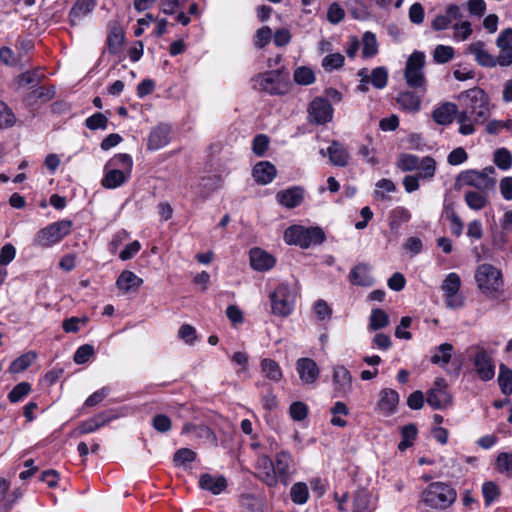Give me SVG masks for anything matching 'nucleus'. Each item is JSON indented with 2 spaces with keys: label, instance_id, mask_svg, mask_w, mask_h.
<instances>
[{
  "label": "nucleus",
  "instance_id": "1",
  "mask_svg": "<svg viewBox=\"0 0 512 512\" xmlns=\"http://www.w3.org/2000/svg\"><path fill=\"white\" fill-rule=\"evenodd\" d=\"M461 111L457 115L459 133L471 135L475 124H483L490 116L489 97L481 88L475 87L459 94Z\"/></svg>",
  "mask_w": 512,
  "mask_h": 512
},
{
  "label": "nucleus",
  "instance_id": "2",
  "mask_svg": "<svg viewBox=\"0 0 512 512\" xmlns=\"http://www.w3.org/2000/svg\"><path fill=\"white\" fill-rule=\"evenodd\" d=\"M457 499V491L450 484L445 482H431L421 492V502L428 508L445 510Z\"/></svg>",
  "mask_w": 512,
  "mask_h": 512
},
{
  "label": "nucleus",
  "instance_id": "3",
  "mask_svg": "<svg viewBox=\"0 0 512 512\" xmlns=\"http://www.w3.org/2000/svg\"><path fill=\"white\" fill-rule=\"evenodd\" d=\"M297 291L294 285L282 282L269 294L271 313L278 317L289 316L295 307Z\"/></svg>",
  "mask_w": 512,
  "mask_h": 512
},
{
  "label": "nucleus",
  "instance_id": "4",
  "mask_svg": "<svg viewBox=\"0 0 512 512\" xmlns=\"http://www.w3.org/2000/svg\"><path fill=\"white\" fill-rule=\"evenodd\" d=\"M73 222L62 219L40 229L33 238V245L40 248H51L60 243L71 233Z\"/></svg>",
  "mask_w": 512,
  "mask_h": 512
},
{
  "label": "nucleus",
  "instance_id": "5",
  "mask_svg": "<svg viewBox=\"0 0 512 512\" xmlns=\"http://www.w3.org/2000/svg\"><path fill=\"white\" fill-rule=\"evenodd\" d=\"M425 54L414 51L407 59L404 78L407 85L424 95L427 91V80L424 73Z\"/></svg>",
  "mask_w": 512,
  "mask_h": 512
},
{
  "label": "nucleus",
  "instance_id": "6",
  "mask_svg": "<svg viewBox=\"0 0 512 512\" xmlns=\"http://www.w3.org/2000/svg\"><path fill=\"white\" fill-rule=\"evenodd\" d=\"M475 280L480 291L487 297L496 298L502 290V273L491 264L485 263L478 266Z\"/></svg>",
  "mask_w": 512,
  "mask_h": 512
},
{
  "label": "nucleus",
  "instance_id": "7",
  "mask_svg": "<svg viewBox=\"0 0 512 512\" xmlns=\"http://www.w3.org/2000/svg\"><path fill=\"white\" fill-rule=\"evenodd\" d=\"M469 361L472 365V371L477 378L483 382L491 381L496 374V365L491 353L481 345H475L471 348Z\"/></svg>",
  "mask_w": 512,
  "mask_h": 512
},
{
  "label": "nucleus",
  "instance_id": "8",
  "mask_svg": "<svg viewBox=\"0 0 512 512\" xmlns=\"http://www.w3.org/2000/svg\"><path fill=\"white\" fill-rule=\"evenodd\" d=\"M284 240L289 245H298L308 248L319 245L325 240V234L319 227L306 228L299 225L288 227L284 232Z\"/></svg>",
  "mask_w": 512,
  "mask_h": 512
},
{
  "label": "nucleus",
  "instance_id": "9",
  "mask_svg": "<svg viewBox=\"0 0 512 512\" xmlns=\"http://www.w3.org/2000/svg\"><path fill=\"white\" fill-rule=\"evenodd\" d=\"M461 278L455 273H449L441 284L444 301L449 309H458L464 306L465 298L460 292Z\"/></svg>",
  "mask_w": 512,
  "mask_h": 512
},
{
  "label": "nucleus",
  "instance_id": "10",
  "mask_svg": "<svg viewBox=\"0 0 512 512\" xmlns=\"http://www.w3.org/2000/svg\"><path fill=\"white\" fill-rule=\"evenodd\" d=\"M426 401L434 410H443L452 404V396L443 378H437L432 388L427 391Z\"/></svg>",
  "mask_w": 512,
  "mask_h": 512
},
{
  "label": "nucleus",
  "instance_id": "11",
  "mask_svg": "<svg viewBox=\"0 0 512 512\" xmlns=\"http://www.w3.org/2000/svg\"><path fill=\"white\" fill-rule=\"evenodd\" d=\"M252 82L255 89L271 95H281L285 92V86L281 81V75L278 71L258 74L252 79Z\"/></svg>",
  "mask_w": 512,
  "mask_h": 512
},
{
  "label": "nucleus",
  "instance_id": "12",
  "mask_svg": "<svg viewBox=\"0 0 512 512\" xmlns=\"http://www.w3.org/2000/svg\"><path fill=\"white\" fill-rule=\"evenodd\" d=\"M333 107L330 102L323 97H316L309 104L308 119L310 123L326 124L332 120Z\"/></svg>",
  "mask_w": 512,
  "mask_h": 512
},
{
  "label": "nucleus",
  "instance_id": "13",
  "mask_svg": "<svg viewBox=\"0 0 512 512\" xmlns=\"http://www.w3.org/2000/svg\"><path fill=\"white\" fill-rule=\"evenodd\" d=\"M458 180L464 184L474 187L475 191H492L495 187V179L480 174L477 170H467L459 174Z\"/></svg>",
  "mask_w": 512,
  "mask_h": 512
},
{
  "label": "nucleus",
  "instance_id": "14",
  "mask_svg": "<svg viewBox=\"0 0 512 512\" xmlns=\"http://www.w3.org/2000/svg\"><path fill=\"white\" fill-rule=\"evenodd\" d=\"M463 19V13L457 4H449L444 13L438 14L432 21L431 26L435 31H443L452 28L456 21Z\"/></svg>",
  "mask_w": 512,
  "mask_h": 512
},
{
  "label": "nucleus",
  "instance_id": "15",
  "mask_svg": "<svg viewBox=\"0 0 512 512\" xmlns=\"http://www.w3.org/2000/svg\"><path fill=\"white\" fill-rule=\"evenodd\" d=\"M485 43L481 40L474 41L467 45L465 48V54L472 55L474 60L482 67L493 68L497 66L496 57L491 55L486 47Z\"/></svg>",
  "mask_w": 512,
  "mask_h": 512
},
{
  "label": "nucleus",
  "instance_id": "16",
  "mask_svg": "<svg viewBox=\"0 0 512 512\" xmlns=\"http://www.w3.org/2000/svg\"><path fill=\"white\" fill-rule=\"evenodd\" d=\"M399 394L391 388H384L380 391L377 409L383 416H391L397 410Z\"/></svg>",
  "mask_w": 512,
  "mask_h": 512
},
{
  "label": "nucleus",
  "instance_id": "17",
  "mask_svg": "<svg viewBox=\"0 0 512 512\" xmlns=\"http://www.w3.org/2000/svg\"><path fill=\"white\" fill-rule=\"evenodd\" d=\"M293 458L290 452L282 450L275 456L274 469L276 471L277 479L283 485H287L291 477V464Z\"/></svg>",
  "mask_w": 512,
  "mask_h": 512
},
{
  "label": "nucleus",
  "instance_id": "18",
  "mask_svg": "<svg viewBox=\"0 0 512 512\" xmlns=\"http://www.w3.org/2000/svg\"><path fill=\"white\" fill-rule=\"evenodd\" d=\"M296 370L301 381L305 384L314 383L319 377V368L311 358H299L296 362Z\"/></svg>",
  "mask_w": 512,
  "mask_h": 512
},
{
  "label": "nucleus",
  "instance_id": "19",
  "mask_svg": "<svg viewBox=\"0 0 512 512\" xmlns=\"http://www.w3.org/2000/svg\"><path fill=\"white\" fill-rule=\"evenodd\" d=\"M257 477L269 487L278 483L274 463L268 456H261L257 460Z\"/></svg>",
  "mask_w": 512,
  "mask_h": 512
},
{
  "label": "nucleus",
  "instance_id": "20",
  "mask_svg": "<svg viewBox=\"0 0 512 512\" xmlns=\"http://www.w3.org/2000/svg\"><path fill=\"white\" fill-rule=\"evenodd\" d=\"M304 199V190L300 186H294L281 190L276 194V200L285 208L293 209L299 206Z\"/></svg>",
  "mask_w": 512,
  "mask_h": 512
},
{
  "label": "nucleus",
  "instance_id": "21",
  "mask_svg": "<svg viewBox=\"0 0 512 512\" xmlns=\"http://www.w3.org/2000/svg\"><path fill=\"white\" fill-rule=\"evenodd\" d=\"M171 127L168 124H159L149 134L148 149L159 150L170 142Z\"/></svg>",
  "mask_w": 512,
  "mask_h": 512
},
{
  "label": "nucleus",
  "instance_id": "22",
  "mask_svg": "<svg viewBox=\"0 0 512 512\" xmlns=\"http://www.w3.org/2000/svg\"><path fill=\"white\" fill-rule=\"evenodd\" d=\"M227 485V480L223 475L204 473L199 479V487L213 495L221 494L227 488Z\"/></svg>",
  "mask_w": 512,
  "mask_h": 512
},
{
  "label": "nucleus",
  "instance_id": "23",
  "mask_svg": "<svg viewBox=\"0 0 512 512\" xmlns=\"http://www.w3.org/2000/svg\"><path fill=\"white\" fill-rule=\"evenodd\" d=\"M276 263L275 258L268 252L260 249L253 248L250 251V264L251 267L260 272H265L274 267Z\"/></svg>",
  "mask_w": 512,
  "mask_h": 512
},
{
  "label": "nucleus",
  "instance_id": "24",
  "mask_svg": "<svg viewBox=\"0 0 512 512\" xmlns=\"http://www.w3.org/2000/svg\"><path fill=\"white\" fill-rule=\"evenodd\" d=\"M458 113L456 104L445 102L433 110L432 118L437 124L445 126L451 124Z\"/></svg>",
  "mask_w": 512,
  "mask_h": 512
},
{
  "label": "nucleus",
  "instance_id": "25",
  "mask_svg": "<svg viewBox=\"0 0 512 512\" xmlns=\"http://www.w3.org/2000/svg\"><path fill=\"white\" fill-rule=\"evenodd\" d=\"M335 390L341 396L346 395L352 389V376L344 366H336L333 372Z\"/></svg>",
  "mask_w": 512,
  "mask_h": 512
},
{
  "label": "nucleus",
  "instance_id": "26",
  "mask_svg": "<svg viewBox=\"0 0 512 512\" xmlns=\"http://www.w3.org/2000/svg\"><path fill=\"white\" fill-rule=\"evenodd\" d=\"M143 284V279L130 270H124L116 280L117 288L124 294L136 292Z\"/></svg>",
  "mask_w": 512,
  "mask_h": 512
},
{
  "label": "nucleus",
  "instance_id": "27",
  "mask_svg": "<svg viewBox=\"0 0 512 512\" xmlns=\"http://www.w3.org/2000/svg\"><path fill=\"white\" fill-rule=\"evenodd\" d=\"M276 174V167L268 161H261L257 163L252 170L254 180L261 185L271 183L276 177Z\"/></svg>",
  "mask_w": 512,
  "mask_h": 512
},
{
  "label": "nucleus",
  "instance_id": "28",
  "mask_svg": "<svg viewBox=\"0 0 512 512\" xmlns=\"http://www.w3.org/2000/svg\"><path fill=\"white\" fill-rule=\"evenodd\" d=\"M102 185L107 189H115L125 184L131 177V173L121 171L118 168H106Z\"/></svg>",
  "mask_w": 512,
  "mask_h": 512
},
{
  "label": "nucleus",
  "instance_id": "29",
  "mask_svg": "<svg viewBox=\"0 0 512 512\" xmlns=\"http://www.w3.org/2000/svg\"><path fill=\"white\" fill-rule=\"evenodd\" d=\"M349 280L353 285L372 286L374 279L370 273V266L365 263L356 265L350 271Z\"/></svg>",
  "mask_w": 512,
  "mask_h": 512
},
{
  "label": "nucleus",
  "instance_id": "30",
  "mask_svg": "<svg viewBox=\"0 0 512 512\" xmlns=\"http://www.w3.org/2000/svg\"><path fill=\"white\" fill-rule=\"evenodd\" d=\"M220 185L221 178L219 176H207L203 177L192 189L199 198L206 200Z\"/></svg>",
  "mask_w": 512,
  "mask_h": 512
},
{
  "label": "nucleus",
  "instance_id": "31",
  "mask_svg": "<svg viewBox=\"0 0 512 512\" xmlns=\"http://www.w3.org/2000/svg\"><path fill=\"white\" fill-rule=\"evenodd\" d=\"M376 504L366 489H359L354 494L353 512H374Z\"/></svg>",
  "mask_w": 512,
  "mask_h": 512
},
{
  "label": "nucleus",
  "instance_id": "32",
  "mask_svg": "<svg viewBox=\"0 0 512 512\" xmlns=\"http://www.w3.org/2000/svg\"><path fill=\"white\" fill-rule=\"evenodd\" d=\"M397 103L401 109L409 113H416L421 108V95L412 91H403L398 94Z\"/></svg>",
  "mask_w": 512,
  "mask_h": 512
},
{
  "label": "nucleus",
  "instance_id": "33",
  "mask_svg": "<svg viewBox=\"0 0 512 512\" xmlns=\"http://www.w3.org/2000/svg\"><path fill=\"white\" fill-rule=\"evenodd\" d=\"M327 154L330 162L339 167H345L348 164L349 154L346 148L338 141H332L331 145L327 148Z\"/></svg>",
  "mask_w": 512,
  "mask_h": 512
},
{
  "label": "nucleus",
  "instance_id": "34",
  "mask_svg": "<svg viewBox=\"0 0 512 512\" xmlns=\"http://www.w3.org/2000/svg\"><path fill=\"white\" fill-rule=\"evenodd\" d=\"M95 7V0H77L69 12V19L76 25L83 17L87 16Z\"/></svg>",
  "mask_w": 512,
  "mask_h": 512
},
{
  "label": "nucleus",
  "instance_id": "35",
  "mask_svg": "<svg viewBox=\"0 0 512 512\" xmlns=\"http://www.w3.org/2000/svg\"><path fill=\"white\" fill-rule=\"evenodd\" d=\"M490 191H474L465 192L464 199L467 206L475 211L481 210L488 204V195Z\"/></svg>",
  "mask_w": 512,
  "mask_h": 512
},
{
  "label": "nucleus",
  "instance_id": "36",
  "mask_svg": "<svg viewBox=\"0 0 512 512\" xmlns=\"http://www.w3.org/2000/svg\"><path fill=\"white\" fill-rule=\"evenodd\" d=\"M260 367L263 375L273 382H280L283 377V372L280 365L271 358H263L260 362Z\"/></svg>",
  "mask_w": 512,
  "mask_h": 512
},
{
  "label": "nucleus",
  "instance_id": "37",
  "mask_svg": "<svg viewBox=\"0 0 512 512\" xmlns=\"http://www.w3.org/2000/svg\"><path fill=\"white\" fill-rule=\"evenodd\" d=\"M453 345L450 343H442L436 347L435 353L431 356V362L445 368L452 358Z\"/></svg>",
  "mask_w": 512,
  "mask_h": 512
},
{
  "label": "nucleus",
  "instance_id": "38",
  "mask_svg": "<svg viewBox=\"0 0 512 512\" xmlns=\"http://www.w3.org/2000/svg\"><path fill=\"white\" fill-rule=\"evenodd\" d=\"M410 219V211L405 207L398 206L390 212L389 227L392 231L398 232L401 225L409 222Z\"/></svg>",
  "mask_w": 512,
  "mask_h": 512
},
{
  "label": "nucleus",
  "instance_id": "39",
  "mask_svg": "<svg viewBox=\"0 0 512 512\" xmlns=\"http://www.w3.org/2000/svg\"><path fill=\"white\" fill-rule=\"evenodd\" d=\"M124 42V32L121 27L113 26L107 36L106 44L109 53L118 54Z\"/></svg>",
  "mask_w": 512,
  "mask_h": 512
},
{
  "label": "nucleus",
  "instance_id": "40",
  "mask_svg": "<svg viewBox=\"0 0 512 512\" xmlns=\"http://www.w3.org/2000/svg\"><path fill=\"white\" fill-rule=\"evenodd\" d=\"M37 358V353L29 351L17 357L9 366V373L18 374L30 367Z\"/></svg>",
  "mask_w": 512,
  "mask_h": 512
},
{
  "label": "nucleus",
  "instance_id": "41",
  "mask_svg": "<svg viewBox=\"0 0 512 512\" xmlns=\"http://www.w3.org/2000/svg\"><path fill=\"white\" fill-rule=\"evenodd\" d=\"M291 501L296 505H304L310 498L308 485L305 482H296L290 488Z\"/></svg>",
  "mask_w": 512,
  "mask_h": 512
},
{
  "label": "nucleus",
  "instance_id": "42",
  "mask_svg": "<svg viewBox=\"0 0 512 512\" xmlns=\"http://www.w3.org/2000/svg\"><path fill=\"white\" fill-rule=\"evenodd\" d=\"M362 57L372 58L378 53V42L376 35L371 31H366L362 35Z\"/></svg>",
  "mask_w": 512,
  "mask_h": 512
},
{
  "label": "nucleus",
  "instance_id": "43",
  "mask_svg": "<svg viewBox=\"0 0 512 512\" xmlns=\"http://www.w3.org/2000/svg\"><path fill=\"white\" fill-rule=\"evenodd\" d=\"M417 433L418 429L415 424L404 425L401 428L402 439L398 444V449L403 452L410 448L417 437Z\"/></svg>",
  "mask_w": 512,
  "mask_h": 512
},
{
  "label": "nucleus",
  "instance_id": "44",
  "mask_svg": "<svg viewBox=\"0 0 512 512\" xmlns=\"http://www.w3.org/2000/svg\"><path fill=\"white\" fill-rule=\"evenodd\" d=\"M498 384L501 392L509 396L512 394V370L505 364H500L498 374Z\"/></svg>",
  "mask_w": 512,
  "mask_h": 512
},
{
  "label": "nucleus",
  "instance_id": "45",
  "mask_svg": "<svg viewBox=\"0 0 512 512\" xmlns=\"http://www.w3.org/2000/svg\"><path fill=\"white\" fill-rule=\"evenodd\" d=\"M452 29L454 31L453 40L455 42H464L472 35V25L469 21L462 19L460 21H456L452 25Z\"/></svg>",
  "mask_w": 512,
  "mask_h": 512
},
{
  "label": "nucleus",
  "instance_id": "46",
  "mask_svg": "<svg viewBox=\"0 0 512 512\" xmlns=\"http://www.w3.org/2000/svg\"><path fill=\"white\" fill-rule=\"evenodd\" d=\"M108 167L118 168L121 171L132 173V168H133L132 157L129 154H127V153L116 154L107 163L106 168H108Z\"/></svg>",
  "mask_w": 512,
  "mask_h": 512
},
{
  "label": "nucleus",
  "instance_id": "47",
  "mask_svg": "<svg viewBox=\"0 0 512 512\" xmlns=\"http://www.w3.org/2000/svg\"><path fill=\"white\" fill-rule=\"evenodd\" d=\"M293 79L298 85L308 86L315 82L316 77L312 68L300 66L295 69Z\"/></svg>",
  "mask_w": 512,
  "mask_h": 512
},
{
  "label": "nucleus",
  "instance_id": "48",
  "mask_svg": "<svg viewBox=\"0 0 512 512\" xmlns=\"http://www.w3.org/2000/svg\"><path fill=\"white\" fill-rule=\"evenodd\" d=\"M388 324L389 316L384 310L380 308L372 309L369 322L370 330H380L382 328H385Z\"/></svg>",
  "mask_w": 512,
  "mask_h": 512
},
{
  "label": "nucleus",
  "instance_id": "49",
  "mask_svg": "<svg viewBox=\"0 0 512 512\" xmlns=\"http://www.w3.org/2000/svg\"><path fill=\"white\" fill-rule=\"evenodd\" d=\"M417 169L419 170L417 175L422 180H430L435 175L436 161L432 157L426 156L422 158V160L419 162V166Z\"/></svg>",
  "mask_w": 512,
  "mask_h": 512
},
{
  "label": "nucleus",
  "instance_id": "50",
  "mask_svg": "<svg viewBox=\"0 0 512 512\" xmlns=\"http://www.w3.org/2000/svg\"><path fill=\"white\" fill-rule=\"evenodd\" d=\"M44 77V73L39 69L26 71L19 75L18 84L20 86H36L43 80Z\"/></svg>",
  "mask_w": 512,
  "mask_h": 512
},
{
  "label": "nucleus",
  "instance_id": "51",
  "mask_svg": "<svg viewBox=\"0 0 512 512\" xmlns=\"http://www.w3.org/2000/svg\"><path fill=\"white\" fill-rule=\"evenodd\" d=\"M482 494L485 506H490L499 498L500 490L496 483L487 481L482 485Z\"/></svg>",
  "mask_w": 512,
  "mask_h": 512
},
{
  "label": "nucleus",
  "instance_id": "52",
  "mask_svg": "<svg viewBox=\"0 0 512 512\" xmlns=\"http://www.w3.org/2000/svg\"><path fill=\"white\" fill-rule=\"evenodd\" d=\"M494 163L503 170H509L512 166V154L506 148H499L494 152Z\"/></svg>",
  "mask_w": 512,
  "mask_h": 512
},
{
  "label": "nucleus",
  "instance_id": "53",
  "mask_svg": "<svg viewBox=\"0 0 512 512\" xmlns=\"http://www.w3.org/2000/svg\"><path fill=\"white\" fill-rule=\"evenodd\" d=\"M31 392V385L28 382H20L8 393V400L11 403L22 401Z\"/></svg>",
  "mask_w": 512,
  "mask_h": 512
},
{
  "label": "nucleus",
  "instance_id": "54",
  "mask_svg": "<svg viewBox=\"0 0 512 512\" xmlns=\"http://www.w3.org/2000/svg\"><path fill=\"white\" fill-rule=\"evenodd\" d=\"M105 423L106 420L103 415H97L91 419L83 421L78 427V432L79 434H89L102 427Z\"/></svg>",
  "mask_w": 512,
  "mask_h": 512
},
{
  "label": "nucleus",
  "instance_id": "55",
  "mask_svg": "<svg viewBox=\"0 0 512 512\" xmlns=\"http://www.w3.org/2000/svg\"><path fill=\"white\" fill-rule=\"evenodd\" d=\"M371 84L376 89H383L386 87L388 82V71L385 67H376L371 71L369 77Z\"/></svg>",
  "mask_w": 512,
  "mask_h": 512
},
{
  "label": "nucleus",
  "instance_id": "56",
  "mask_svg": "<svg viewBox=\"0 0 512 512\" xmlns=\"http://www.w3.org/2000/svg\"><path fill=\"white\" fill-rule=\"evenodd\" d=\"M454 48L447 45H438L434 49L433 59L438 64H445L454 58Z\"/></svg>",
  "mask_w": 512,
  "mask_h": 512
},
{
  "label": "nucleus",
  "instance_id": "57",
  "mask_svg": "<svg viewBox=\"0 0 512 512\" xmlns=\"http://www.w3.org/2000/svg\"><path fill=\"white\" fill-rule=\"evenodd\" d=\"M496 469L501 474L512 476V453L502 452L496 460Z\"/></svg>",
  "mask_w": 512,
  "mask_h": 512
},
{
  "label": "nucleus",
  "instance_id": "58",
  "mask_svg": "<svg viewBox=\"0 0 512 512\" xmlns=\"http://www.w3.org/2000/svg\"><path fill=\"white\" fill-rule=\"evenodd\" d=\"M358 154L361 156V158L368 163L371 166H377L380 161L377 157V151L373 147V145L370 143L363 144L360 146Z\"/></svg>",
  "mask_w": 512,
  "mask_h": 512
},
{
  "label": "nucleus",
  "instance_id": "59",
  "mask_svg": "<svg viewBox=\"0 0 512 512\" xmlns=\"http://www.w3.org/2000/svg\"><path fill=\"white\" fill-rule=\"evenodd\" d=\"M345 58L340 53H331L326 55L322 60V67L326 71H333L344 65Z\"/></svg>",
  "mask_w": 512,
  "mask_h": 512
},
{
  "label": "nucleus",
  "instance_id": "60",
  "mask_svg": "<svg viewBox=\"0 0 512 512\" xmlns=\"http://www.w3.org/2000/svg\"><path fill=\"white\" fill-rule=\"evenodd\" d=\"M419 158L413 154H401L398 158V168L402 171H413L419 166Z\"/></svg>",
  "mask_w": 512,
  "mask_h": 512
},
{
  "label": "nucleus",
  "instance_id": "61",
  "mask_svg": "<svg viewBox=\"0 0 512 512\" xmlns=\"http://www.w3.org/2000/svg\"><path fill=\"white\" fill-rule=\"evenodd\" d=\"M16 121L15 115L6 103L0 100V128H9Z\"/></svg>",
  "mask_w": 512,
  "mask_h": 512
},
{
  "label": "nucleus",
  "instance_id": "62",
  "mask_svg": "<svg viewBox=\"0 0 512 512\" xmlns=\"http://www.w3.org/2000/svg\"><path fill=\"white\" fill-rule=\"evenodd\" d=\"M108 119L102 113H95L88 117L85 121V125L90 130H105L107 128Z\"/></svg>",
  "mask_w": 512,
  "mask_h": 512
},
{
  "label": "nucleus",
  "instance_id": "63",
  "mask_svg": "<svg viewBox=\"0 0 512 512\" xmlns=\"http://www.w3.org/2000/svg\"><path fill=\"white\" fill-rule=\"evenodd\" d=\"M94 354V347L89 344H84L77 348L74 353L73 360L76 364H85Z\"/></svg>",
  "mask_w": 512,
  "mask_h": 512
},
{
  "label": "nucleus",
  "instance_id": "64",
  "mask_svg": "<svg viewBox=\"0 0 512 512\" xmlns=\"http://www.w3.org/2000/svg\"><path fill=\"white\" fill-rule=\"evenodd\" d=\"M196 452L189 448H181L174 454V462L176 465H185L191 463L196 459Z\"/></svg>",
  "mask_w": 512,
  "mask_h": 512
}]
</instances>
